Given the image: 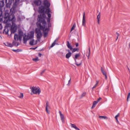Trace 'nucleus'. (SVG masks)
Masks as SVG:
<instances>
[{"label":"nucleus","mask_w":130,"mask_h":130,"mask_svg":"<svg viewBox=\"0 0 130 130\" xmlns=\"http://www.w3.org/2000/svg\"><path fill=\"white\" fill-rule=\"evenodd\" d=\"M71 126L72 127H73L76 130H80V129L78 128L74 124L70 123Z\"/></svg>","instance_id":"21"},{"label":"nucleus","mask_w":130,"mask_h":130,"mask_svg":"<svg viewBox=\"0 0 130 130\" xmlns=\"http://www.w3.org/2000/svg\"><path fill=\"white\" fill-rule=\"evenodd\" d=\"M32 60L35 61H37L39 60L38 58V57H37L35 58H33Z\"/></svg>","instance_id":"35"},{"label":"nucleus","mask_w":130,"mask_h":130,"mask_svg":"<svg viewBox=\"0 0 130 130\" xmlns=\"http://www.w3.org/2000/svg\"><path fill=\"white\" fill-rule=\"evenodd\" d=\"M37 28L35 29L36 33L37 34V37L38 39H40L42 37V33L40 28Z\"/></svg>","instance_id":"6"},{"label":"nucleus","mask_w":130,"mask_h":130,"mask_svg":"<svg viewBox=\"0 0 130 130\" xmlns=\"http://www.w3.org/2000/svg\"><path fill=\"white\" fill-rule=\"evenodd\" d=\"M11 26H10V27ZM7 27L6 25V27H5V29H4L3 32L6 34H8V27ZM10 27V26L9 27Z\"/></svg>","instance_id":"16"},{"label":"nucleus","mask_w":130,"mask_h":130,"mask_svg":"<svg viewBox=\"0 0 130 130\" xmlns=\"http://www.w3.org/2000/svg\"><path fill=\"white\" fill-rule=\"evenodd\" d=\"M4 5V2L3 1H0V11H2V8Z\"/></svg>","instance_id":"19"},{"label":"nucleus","mask_w":130,"mask_h":130,"mask_svg":"<svg viewBox=\"0 0 130 130\" xmlns=\"http://www.w3.org/2000/svg\"><path fill=\"white\" fill-rule=\"evenodd\" d=\"M76 27V24L74 23L71 28V31L74 30Z\"/></svg>","instance_id":"33"},{"label":"nucleus","mask_w":130,"mask_h":130,"mask_svg":"<svg viewBox=\"0 0 130 130\" xmlns=\"http://www.w3.org/2000/svg\"><path fill=\"white\" fill-rule=\"evenodd\" d=\"M46 14L47 15L48 17V18H50L51 17V14L50 13H48Z\"/></svg>","instance_id":"41"},{"label":"nucleus","mask_w":130,"mask_h":130,"mask_svg":"<svg viewBox=\"0 0 130 130\" xmlns=\"http://www.w3.org/2000/svg\"><path fill=\"white\" fill-rule=\"evenodd\" d=\"M88 49H89V52L88 53V58H89V57L90 54V47H89V48H88Z\"/></svg>","instance_id":"39"},{"label":"nucleus","mask_w":130,"mask_h":130,"mask_svg":"<svg viewBox=\"0 0 130 130\" xmlns=\"http://www.w3.org/2000/svg\"><path fill=\"white\" fill-rule=\"evenodd\" d=\"M67 45L68 48H69L71 50L72 49V46L70 45V44L68 41L67 42Z\"/></svg>","instance_id":"23"},{"label":"nucleus","mask_w":130,"mask_h":130,"mask_svg":"<svg viewBox=\"0 0 130 130\" xmlns=\"http://www.w3.org/2000/svg\"><path fill=\"white\" fill-rule=\"evenodd\" d=\"M47 8L46 9V14H48L50 13H51V11L50 10V9L49 8Z\"/></svg>","instance_id":"27"},{"label":"nucleus","mask_w":130,"mask_h":130,"mask_svg":"<svg viewBox=\"0 0 130 130\" xmlns=\"http://www.w3.org/2000/svg\"><path fill=\"white\" fill-rule=\"evenodd\" d=\"M72 54L70 52H69L66 55V57L67 59H68L71 56Z\"/></svg>","instance_id":"24"},{"label":"nucleus","mask_w":130,"mask_h":130,"mask_svg":"<svg viewBox=\"0 0 130 130\" xmlns=\"http://www.w3.org/2000/svg\"><path fill=\"white\" fill-rule=\"evenodd\" d=\"M130 98V93H128V96H127V101H128V99H129Z\"/></svg>","instance_id":"38"},{"label":"nucleus","mask_w":130,"mask_h":130,"mask_svg":"<svg viewBox=\"0 0 130 130\" xmlns=\"http://www.w3.org/2000/svg\"><path fill=\"white\" fill-rule=\"evenodd\" d=\"M102 98H99V99H98L96 102H98V103L100 101V100H101Z\"/></svg>","instance_id":"44"},{"label":"nucleus","mask_w":130,"mask_h":130,"mask_svg":"<svg viewBox=\"0 0 130 130\" xmlns=\"http://www.w3.org/2000/svg\"><path fill=\"white\" fill-rule=\"evenodd\" d=\"M117 121L118 122H119V121H118V119H116Z\"/></svg>","instance_id":"52"},{"label":"nucleus","mask_w":130,"mask_h":130,"mask_svg":"<svg viewBox=\"0 0 130 130\" xmlns=\"http://www.w3.org/2000/svg\"><path fill=\"white\" fill-rule=\"evenodd\" d=\"M5 44L6 46L10 47H11L13 46L12 44L8 42H6L5 43Z\"/></svg>","instance_id":"26"},{"label":"nucleus","mask_w":130,"mask_h":130,"mask_svg":"<svg viewBox=\"0 0 130 130\" xmlns=\"http://www.w3.org/2000/svg\"><path fill=\"white\" fill-rule=\"evenodd\" d=\"M80 56V55L79 54H77L75 55V57L73 58L75 60V64L77 66H79L82 63V62L81 61L79 63H78V62L76 60V59H78Z\"/></svg>","instance_id":"7"},{"label":"nucleus","mask_w":130,"mask_h":130,"mask_svg":"<svg viewBox=\"0 0 130 130\" xmlns=\"http://www.w3.org/2000/svg\"><path fill=\"white\" fill-rule=\"evenodd\" d=\"M50 21V18H47V21L48 23H49Z\"/></svg>","instance_id":"43"},{"label":"nucleus","mask_w":130,"mask_h":130,"mask_svg":"<svg viewBox=\"0 0 130 130\" xmlns=\"http://www.w3.org/2000/svg\"><path fill=\"white\" fill-rule=\"evenodd\" d=\"M29 39L28 37L25 36L23 37V41L24 43H25L27 40Z\"/></svg>","instance_id":"17"},{"label":"nucleus","mask_w":130,"mask_h":130,"mask_svg":"<svg viewBox=\"0 0 130 130\" xmlns=\"http://www.w3.org/2000/svg\"><path fill=\"white\" fill-rule=\"evenodd\" d=\"M15 21H13L11 22L12 25L11 28V33H14L17 31V27L15 25Z\"/></svg>","instance_id":"4"},{"label":"nucleus","mask_w":130,"mask_h":130,"mask_svg":"<svg viewBox=\"0 0 130 130\" xmlns=\"http://www.w3.org/2000/svg\"><path fill=\"white\" fill-rule=\"evenodd\" d=\"M86 94V93L85 92H83V93H82V94L81 96H80V98H82L83 97L85 96Z\"/></svg>","instance_id":"32"},{"label":"nucleus","mask_w":130,"mask_h":130,"mask_svg":"<svg viewBox=\"0 0 130 130\" xmlns=\"http://www.w3.org/2000/svg\"><path fill=\"white\" fill-rule=\"evenodd\" d=\"M18 50V49L17 50H12V51L15 52H19Z\"/></svg>","instance_id":"46"},{"label":"nucleus","mask_w":130,"mask_h":130,"mask_svg":"<svg viewBox=\"0 0 130 130\" xmlns=\"http://www.w3.org/2000/svg\"><path fill=\"white\" fill-rule=\"evenodd\" d=\"M23 32L21 30H19L18 32V35L17 34H15L14 36V39L16 41L18 40H21L23 35Z\"/></svg>","instance_id":"3"},{"label":"nucleus","mask_w":130,"mask_h":130,"mask_svg":"<svg viewBox=\"0 0 130 130\" xmlns=\"http://www.w3.org/2000/svg\"><path fill=\"white\" fill-rule=\"evenodd\" d=\"M33 3L35 5L39 6L41 4V0H35L33 2Z\"/></svg>","instance_id":"10"},{"label":"nucleus","mask_w":130,"mask_h":130,"mask_svg":"<svg viewBox=\"0 0 130 130\" xmlns=\"http://www.w3.org/2000/svg\"><path fill=\"white\" fill-rule=\"evenodd\" d=\"M37 41H34V39H32L30 41L29 44L31 45H35L37 44Z\"/></svg>","instance_id":"15"},{"label":"nucleus","mask_w":130,"mask_h":130,"mask_svg":"<svg viewBox=\"0 0 130 130\" xmlns=\"http://www.w3.org/2000/svg\"><path fill=\"white\" fill-rule=\"evenodd\" d=\"M43 4L45 7L47 8H49L50 5V3L47 1V0H44L43 1Z\"/></svg>","instance_id":"9"},{"label":"nucleus","mask_w":130,"mask_h":130,"mask_svg":"<svg viewBox=\"0 0 130 130\" xmlns=\"http://www.w3.org/2000/svg\"><path fill=\"white\" fill-rule=\"evenodd\" d=\"M71 50L72 51V52L73 53L76 51H78V50H79V49L78 48H72V49Z\"/></svg>","instance_id":"29"},{"label":"nucleus","mask_w":130,"mask_h":130,"mask_svg":"<svg viewBox=\"0 0 130 130\" xmlns=\"http://www.w3.org/2000/svg\"><path fill=\"white\" fill-rule=\"evenodd\" d=\"M119 116V113H118L115 117V118L116 119H117L118 117Z\"/></svg>","instance_id":"40"},{"label":"nucleus","mask_w":130,"mask_h":130,"mask_svg":"<svg viewBox=\"0 0 130 130\" xmlns=\"http://www.w3.org/2000/svg\"><path fill=\"white\" fill-rule=\"evenodd\" d=\"M3 28L1 24H0V29H1Z\"/></svg>","instance_id":"47"},{"label":"nucleus","mask_w":130,"mask_h":130,"mask_svg":"<svg viewBox=\"0 0 130 130\" xmlns=\"http://www.w3.org/2000/svg\"><path fill=\"white\" fill-rule=\"evenodd\" d=\"M29 39L33 38L34 37V32L32 31L30 32L29 34L27 36Z\"/></svg>","instance_id":"13"},{"label":"nucleus","mask_w":130,"mask_h":130,"mask_svg":"<svg viewBox=\"0 0 130 130\" xmlns=\"http://www.w3.org/2000/svg\"><path fill=\"white\" fill-rule=\"evenodd\" d=\"M38 55L39 57H41L42 56V54L40 53H39Z\"/></svg>","instance_id":"49"},{"label":"nucleus","mask_w":130,"mask_h":130,"mask_svg":"<svg viewBox=\"0 0 130 130\" xmlns=\"http://www.w3.org/2000/svg\"><path fill=\"white\" fill-rule=\"evenodd\" d=\"M46 107L45 108V110L46 112L48 113H49V111L48 110L47 108L50 107L49 106V103L48 102H47L46 103Z\"/></svg>","instance_id":"20"},{"label":"nucleus","mask_w":130,"mask_h":130,"mask_svg":"<svg viewBox=\"0 0 130 130\" xmlns=\"http://www.w3.org/2000/svg\"><path fill=\"white\" fill-rule=\"evenodd\" d=\"M75 45L76 47H77L78 46V43H76L75 44Z\"/></svg>","instance_id":"50"},{"label":"nucleus","mask_w":130,"mask_h":130,"mask_svg":"<svg viewBox=\"0 0 130 130\" xmlns=\"http://www.w3.org/2000/svg\"><path fill=\"white\" fill-rule=\"evenodd\" d=\"M71 82V79H70V80H69V82H68V84H67V85L68 86H69V83H70Z\"/></svg>","instance_id":"48"},{"label":"nucleus","mask_w":130,"mask_h":130,"mask_svg":"<svg viewBox=\"0 0 130 130\" xmlns=\"http://www.w3.org/2000/svg\"><path fill=\"white\" fill-rule=\"evenodd\" d=\"M9 12V11L8 10H5L4 16V18L5 19L4 23L6 24V26L7 27H10L11 26V22L16 20L14 15L10 14Z\"/></svg>","instance_id":"2"},{"label":"nucleus","mask_w":130,"mask_h":130,"mask_svg":"<svg viewBox=\"0 0 130 130\" xmlns=\"http://www.w3.org/2000/svg\"><path fill=\"white\" fill-rule=\"evenodd\" d=\"M67 45L68 48H69L71 50L72 49V46L70 45V44L68 41L67 42Z\"/></svg>","instance_id":"22"},{"label":"nucleus","mask_w":130,"mask_h":130,"mask_svg":"<svg viewBox=\"0 0 130 130\" xmlns=\"http://www.w3.org/2000/svg\"><path fill=\"white\" fill-rule=\"evenodd\" d=\"M116 34H117V39H116V40H117V39H118V37H119V33H118L117 32H116Z\"/></svg>","instance_id":"45"},{"label":"nucleus","mask_w":130,"mask_h":130,"mask_svg":"<svg viewBox=\"0 0 130 130\" xmlns=\"http://www.w3.org/2000/svg\"><path fill=\"white\" fill-rule=\"evenodd\" d=\"M56 41H57V40L56 39L55 40L54 42H53V43L51 45V47H53V46H54L55 45V44H56Z\"/></svg>","instance_id":"31"},{"label":"nucleus","mask_w":130,"mask_h":130,"mask_svg":"<svg viewBox=\"0 0 130 130\" xmlns=\"http://www.w3.org/2000/svg\"><path fill=\"white\" fill-rule=\"evenodd\" d=\"M98 103V102L96 101H94L93 103L92 106L91 107L92 109Z\"/></svg>","instance_id":"25"},{"label":"nucleus","mask_w":130,"mask_h":130,"mask_svg":"<svg viewBox=\"0 0 130 130\" xmlns=\"http://www.w3.org/2000/svg\"><path fill=\"white\" fill-rule=\"evenodd\" d=\"M37 22L36 23V25L37 27L40 28L41 30H42L44 33V36L46 37L47 36L48 31L49 30V28L46 26V22L45 20L46 15L44 14H40L38 15Z\"/></svg>","instance_id":"1"},{"label":"nucleus","mask_w":130,"mask_h":130,"mask_svg":"<svg viewBox=\"0 0 130 130\" xmlns=\"http://www.w3.org/2000/svg\"><path fill=\"white\" fill-rule=\"evenodd\" d=\"M99 118L100 119H102L103 118H104V119H105L106 118V117L105 116H99Z\"/></svg>","instance_id":"37"},{"label":"nucleus","mask_w":130,"mask_h":130,"mask_svg":"<svg viewBox=\"0 0 130 130\" xmlns=\"http://www.w3.org/2000/svg\"><path fill=\"white\" fill-rule=\"evenodd\" d=\"M2 11H0V22L2 20L3 16H2Z\"/></svg>","instance_id":"28"},{"label":"nucleus","mask_w":130,"mask_h":130,"mask_svg":"<svg viewBox=\"0 0 130 130\" xmlns=\"http://www.w3.org/2000/svg\"><path fill=\"white\" fill-rule=\"evenodd\" d=\"M101 70L103 74L105 76V79L106 80L107 79V76L106 75V73L105 71L104 70V68L102 67H101Z\"/></svg>","instance_id":"14"},{"label":"nucleus","mask_w":130,"mask_h":130,"mask_svg":"<svg viewBox=\"0 0 130 130\" xmlns=\"http://www.w3.org/2000/svg\"><path fill=\"white\" fill-rule=\"evenodd\" d=\"M12 44L13 45L16 46H17L19 45L18 43H17V42H16L15 41H13V42Z\"/></svg>","instance_id":"30"},{"label":"nucleus","mask_w":130,"mask_h":130,"mask_svg":"<svg viewBox=\"0 0 130 130\" xmlns=\"http://www.w3.org/2000/svg\"><path fill=\"white\" fill-rule=\"evenodd\" d=\"M18 97L20 98H23V93H20V96Z\"/></svg>","instance_id":"34"},{"label":"nucleus","mask_w":130,"mask_h":130,"mask_svg":"<svg viewBox=\"0 0 130 130\" xmlns=\"http://www.w3.org/2000/svg\"><path fill=\"white\" fill-rule=\"evenodd\" d=\"M45 70H43L42 71V72L40 73V74H41V75H42L43 73H44L45 72Z\"/></svg>","instance_id":"42"},{"label":"nucleus","mask_w":130,"mask_h":130,"mask_svg":"<svg viewBox=\"0 0 130 130\" xmlns=\"http://www.w3.org/2000/svg\"><path fill=\"white\" fill-rule=\"evenodd\" d=\"M45 9L44 7L42 5L39 8L38 12L39 13H43L44 12Z\"/></svg>","instance_id":"8"},{"label":"nucleus","mask_w":130,"mask_h":130,"mask_svg":"<svg viewBox=\"0 0 130 130\" xmlns=\"http://www.w3.org/2000/svg\"><path fill=\"white\" fill-rule=\"evenodd\" d=\"M129 47L130 48V43H129Z\"/></svg>","instance_id":"51"},{"label":"nucleus","mask_w":130,"mask_h":130,"mask_svg":"<svg viewBox=\"0 0 130 130\" xmlns=\"http://www.w3.org/2000/svg\"><path fill=\"white\" fill-rule=\"evenodd\" d=\"M98 81H96V84L92 87V89H93L94 88H95L96 87V86H97L98 84Z\"/></svg>","instance_id":"36"},{"label":"nucleus","mask_w":130,"mask_h":130,"mask_svg":"<svg viewBox=\"0 0 130 130\" xmlns=\"http://www.w3.org/2000/svg\"><path fill=\"white\" fill-rule=\"evenodd\" d=\"M59 113L60 115V117L62 121V122L64 123V115L62 114L61 112L60 111H59Z\"/></svg>","instance_id":"11"},{"label":"nucleus","mask_w":130,"mask_h":130,"mask_svg":"<svg viewBox=\"0 0 130 130\" xmlns=\"http://www.w3.org/2000/svg\"><path fill=\"white\" fill-rule=\"evenodd\" d=\"M85 13L84 12V14L83 18V20H82V25L83 26H86V20H85Z\"/></svg>","instance_id":"12"},{"label":"nucleus","mask_w":130,"mask_h":130,"mask_svg":"<svg viewBox=\"0 0 130 130\" xmlns=\"http://www.w3.org/2000/svg\"><path fill=\"white\" fill-rule=\"evenodd\" d=\"M31 92L34 94H39L41 92V90L39 88L34 87L32 88Z\"/></svg>","instance_id":"5"},{"label":"nucleus","mask_w":130,"mask_h":130,"mask_svg":"<svg viewBox=\"0 0 130 130\" xmlns=\"http://www.w3.org/2000/svg\"><path fill=\"white\" fill-rule=\"evenodd\" d=\"M101 17V13L99 12L97 16V19L98 20V23L99 24H100V18Z\"/></svg>","instance_id":"18"},{"label":"nucleus","mask_w":130,"mask_h":130,"mask_svg":"<svg viewBox=\"0 0 130 130\" xmlns=\"http://www.w3.org/2000/svg\"><path fill=\"white\" fill-rule=\"evenodd\" d=\"M67 51H68V52H70V50H67Z\"/></svg>","instance_id":"53"}]
</instances>
